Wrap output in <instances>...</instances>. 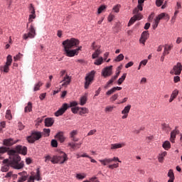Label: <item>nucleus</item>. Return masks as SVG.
<instances>
[{
    "label": "nucleus",
    "instance_id": "1",
    "mask_svg": "<svg viewBox=\"0 0 182 182\" xmlns=\"http://www.w3.org/2000/svg\"><path fill=\"white\" fill-rule=\"evenodd\" d=\"M8 154L9 156V159H4L3 161V163L6 165L1 168V171L4 173L9 171V166L16 170H21V168H23V166H25L23 161L19 162L21 161V156L16 154V152H15L14 149L9 150Z\"/></svg>",
    "mask_w": 182,
    "mask_h": 182
},
{
    "label": "nucleus",
    "instance_id": "2",
    "mask_svg": "<svg viewBox=\"0 0 182 182\" xmlns=\"http://www.w3.org/2000/svg\"><path fill=\"white\" fill-rule=\"evenodd\" d=\"M79 43V40L73 38L64 41L63 42V46H64V55L68 58H73V56L77 55V51L73 49V48H77Z\"/></svg>",
    "mask_w": 182,
    "mask_h": 182
},
{
    "label": "nucleus",
    "instance_id": "3",
    "mask_svg": "<svg viewBox=\"0 0 182 182\" xmlns=\"http://www.w3.org/2000/svg\"><path fill=\"white\" fill-rule=\"evenodd\" d=\"M65 161H68V155L65 152H60V155L53 156L51 159V163L53 164H56L60 163V164H63Z\"/></svg>",
    "mask_w": 182,
    "mask_h": 182
},
{
    "label": "nucleus",
    "instance_id": "4",
    "mask_svg": "<svg viewBox=\"0 0 182 182\" xmlns=\"http://www.w3.org/2000/svg\"><path fill=\"white\" fill-rule=\"evenodd\" d=\"M42 138V132L33 131L31 132V136L27 137L28 143H35L37 140Z\"/></svg>",
    "mask_w": 182,
    "mask_h": 182
},
{
    "label": "nucleus",
    "instance_id": "5",
    "mask_svg": "<svg viewBox=\"0 0 182 182\" xmlns=\"http://www.w3.org/2000/svg\"><path fill=\"white\" fill-rule=\"evenodd\" d=\"M95 72L92 70L86 75L85 89H89V86H90V85H92V83L93 82V79H95Z\"/></svg>",
    "mask_w": 182,
    "mask_h": 182
},
{
    "label": "nucleus",
    "instance_id": "6",
    "mask_svg": "<svg viewBox=\"0 0 182 182\" xmlns=\"http://www.w3.org/2000/svg\"><path fill=\"white\" fill-rule=\"evenodd\" d=\"M35 36H36V30H35V27L31 25L28 28V33L23 34V39H24L25 41H26V39H28V38L30 39H33Z\"/></svg>",
    "mask_w": 182,
    "mask_h": 182
},
{
    "label": "nucleus",
    "instance_id": "7",
    "mask_svg": "<svg viewBox=\"0 0 182 182\" xmlns=\"http://www.w3.org/2000/svg\"><path fill=\"white\" fill-rule=\"evenodd\" d=\"M98 161L101 163L102 166H107V164H110V163L113 161H118V163H122V161H119L118 157H113L112 158H105L104 159H99Z\"/></svg>",
    "mask_w": 182,
    "mask_h": 182
},
{
    "label": "nucleus",
    "instance_id": "8",
    "mask_svg": "<svg viewBox=\"0 0 182 182\" xmlns=\"http://www.w3.org/2000/svg\"><path fill=\"white\" fill-rule=\"evenodd\" d=\"M182 65L181 63H177L176 65L173 66V70H171V75H176L177 76L181 75Z\"/></svg>",
    "mask_w": 182,
    "mask_h": 182
},
{
    "label": "nucleus",
    "instance_id": "9",
    "mask_svg": "<svg viewBox=\"0 0 182 182\" xmlns=\"http://www.w3.org/2000/svg\"><path fill=\"white\" fill-rule=\"evenodd\" d=\"M134 14V16L132 17L128 23V26H132V25H133V23H134V22H136V21H140V19L143 18V15H141V13H139L138 11V13H133Z\"/></svg>",
    "mask_w": 182,
    "mask_h": 182
},
{
    "label": "nucleus",
    "instance_id": "10",
    "mask_svg": "<svg viewBox=\"0 0 182 182\" xmlns=\"http://www.w3.org/2000/svg\"><path fill=\"white\" fill-rule=\"evenodd\" d=\"M70 82H72V77L69 76L68 74L63 77V80L60 81L62 87H68L69 85H70Z\"/></svg>",
    "mask_w": 182,
    "mask_h": 182
},
{
    "label": "nucleus",
    "instance_id": "11",
    "mask_svg": "<svg viewBox=\"0 0 182 182\" xmlns=\"http://www.w3.org/2000/svg\"><path fill=\"white\" fill-rule=\"evenodd\" d=\"M18 156L19 154H23V156H26V153L28 152V148L26 146H23L21 145H18L16 147L15 150H14ZM19 153V154H18Z\"/></svg>",
    "mask_w": 182,
    "mask_h": 182
},
{
    "label": "nucleus",
    "instance_id": "12",
    "mask_svg": "<svg viewBox=\"0 0 182 182\" xmlns=\"http://www.w3.org/2000/svg\"><path fill=\"white\" fill-rule=\"evenodd\" d=\"M112 65L104 68L102 71V75L104 76V77H108V76H112V75H113V72L112 71Z\"/></svg>",
    "mask_w": 182,
    "mask_h": 182
},
{
    "label": "nucleus",
    "instance_id": "13",
    "mask_svg": "<svg viewBox=\"0 0 182 182\" xmlns=\"http://www.w3.org/2000/svg\"><path fill=\"white\" fill-rule=\"evenodd\" d=\"M68 107H69L68 104L66 103L63 104V106L60 107V109H59L57 112H55V116L56 117H59V116H62V114H63V113H65V112L68 110Z\"/></svg>",
    "mask_w": 182,
    "mask_h": 182
},
{
    "label": "nucleus",
    "instance_id": "14",
    "mask_svg": "<svg viewBox=\"0 0 182 182\" xmlns=\"http://www.w3.org/2000/svg\"><path fill=\"white\" fill-rule=\"evenodd\" d=\"M131 109H132L131 105H128L124 108V109L122 111V114H123V116L122 117V119H127V117H129V113H130Z\"/></svg>",
    "mask_w": 182,
    "mask_h": 182
},
{
    "label": "nucleus",
    "instance_id": "15",
    "mask_svg": "<svg viewBox=\"0 0 182 182\" xmlns=\"http://www.w3.org/2000/svg\"><path fill=\"white\" fill-rule=\"evenodd\" d=\"M143 6H144V0H138V5L133 10V14H139V11H143Z\"/></svg>",
    "mask_w": 182,
    "mask_h": 182
},
{
    "label": "nucleus",
    "instance_id": "16",
    "mask_svg": "<svg viewBox=\"0 0 182 182\" xmlns=\"http://www.w3.org/2000/svg\"><path fill=\"white\" fill-rule=\"evenodd\" d=\"M161 19H166V21H168L170 19V16H168V14L166 13H161L158 16H156V19L154 20V22L160 23V21H161Z\"/></svg>",
    "mask_w": 182,
    "mask_h": 182
},
{
    "label": "nucleus",
    "instance_id": "17",
    "mask_svg": "<svg viewBox=\"0 0 182 182\" xmlns=\"http://www.w3.org/2000/svg\"><path fill=\"white\" fill-rule=\"evenodd\" d=\"M171 48H173V46H165L164 50L161 57V62H164V57L166 56V55H168V53H170L169 50H171Z\"/></svg>",
    "mask_w": 182,
    "mask_h": 182
},
{
    "label": "nucleus",
    "instance_id": "18",
    "mask_svg": "<svg viewBox=\"0 0 182 182\" xmlns=\"http://www.w3.org/2000/svg\"><path fill=\"white\" fill-rule=\"evenodd\" d=\"M18 141H14L12 138L6 139L4 140V146H7L8 147H11V146H14V144H16Z\"/></svg>",
    "mask_w": 182,
    "mask_h": 182
},
{
    "label": "nucleus",
    "instance_id": "19",
    "mask_svg": "<svg viewBox=\"0 0 182 182\" xmlns=\"http://www.w3.org/2000/svg\"><path fill=\"white\" fill-rule=\"evenodd\" d=\"M55 138L58 140L60 143H63L65 140H66V138L63 135V132H58L55 136Z\"/></svg>",
    "mask_w": 182,
    "mask_h": 182
},
{
    "label": "nucleus",
    "instance_id": "20",
    "mask_svg": "<svg viewBox=\"0 0 182 182\" xmlns=\"http://www.w3.org/2000/svg\"><path fill=\"white\" fill-rule=\"evenodd\" d=\"M124 146H126V144L124 143L112 144L110 145V149L116 150L117 149H122V147H124Z\"/></svg>",
    "mask_w": 182,
    "mask_h": 182
},
{
    "label": "nucleus",
    "instance_id": "21",
    "mask_svg": "<svg viewBox=\"0 0 182 182\" xmlns=\"http://www.w3.org/2000/svg\"><path fill=\"white\" fill-rule=\"evenodd\" d=\"M80 146H82V142L80 143H73L69 142L68 147L73 149V150H77V149H80Z\"/></svg>",
    "mask_w": 182,
    "mask_h": 182
},
{
    "label": "nucleus",
    "instance_id": "22",
    "mask_svg": "<svg viewBox=\"0 0 182 182\" xmlns=\"http://www.w3.org/2000/svg\"><path fill=\"white\" fill-rule=\"evenodd\" d=\"M53 123H55V120L53 118H46L45 119V126L46 127H51V126H53Z\"/></svg>",
    "mask_w": 182,
    "mask_h": 182
},
{
    "label": "nucleus",
    "instance_id": "23",
    "mask_svg": "<svg viewBox=\"0 0 182 182\" xmlns=\"http://www.w3.org/2000/svg\"><path fill=\"white\" fill-rule=\"evenodd\" d=\"M177 134H178V130L174 129L171 132L170 141H171V143H174Z\"/></svg>",
    "mask_w": 182,
    "mask_h": 182
},
{
    "label": "nucleus",
    "instance_id": "24",
    "mask_svg": "<svg viewBox=\"0 0 182 182\" xmlns=\"http://www.w3.org/2000/svg\"><path fill=\"white\" fill-rule=\"evenodd\" d=\"M117 76H114L112 77L107 82V84L105 85V89H107V87H110V85L113 84V82H114V80H116L117 79Z\"/></svg>",
    "mask_w": 182,
    "mask_h": 182
},
{
    "label": "nucleus",
    "instance_id": "25",
    "mask_svg": "<svg viewBox=\"0 0 182 182\" xmlns=\"http://www.w3.org/2000/svg\"><path fill=\"white\" fill-rule=\"evenodd\" d=\"M41 86H43V82L39 81L38 83L35 84L33 87V92H38V90H41Z\"/></svg>",
    "mask_w": 182,
    "mask_h": 182
},
{
    "label": "nucleus",
    "instance_id": "26",
    "mask_svg": "<svg viewBox=\"0 0 182 182\" xmlns=\"http://www.w3.org/2000/svg\"><path fill=\"white\" fill-rule=\"evenodd\" d=\"M166 156H167L166 151H164L161 154H159L158 156V160H159V163H163V161H164V157Z\"/></svg>",
    "mask_w": 182,
    "mask_h": 182
},
{
    "label": "nucleus",
    "instance_id": "27",
    "mask_svg": "<svg viewBox=\"0 0 182 182\" xmlns=\"http://www.w3.org/2000/svg\"><path fill=\"white\" fill-rule=\"evenodd\" d=\"M9 66L8 64H5L4 66L0 67V70L4 72V73H8L9 72Z\"/></svg>",
    "mask_w": 182,
    "mask_h": 182
},
{
    "label": "nucleus",
    "instance_id": "28",
    "mask_svg": "<svg viewBox=\"0 0 182 182\" xmlns=\"http://www.w3.org/2000/svg\"><path fill=\"white\" fill-rule=\"evenodd\" d=\"M87 113H89V109H87V108H86V107H80L79 114L80 116H83V114H86Z\"/></svg>",
    "mask_w": 182,
    "mask_h": 182
},
{
    "label": "nucleus",
    "instance_id": "29",
    "mask_svg": "<svg viewBox=\"0 0 182 182\" xmlns=\"http://www.w3.org/2000/svg\"><path fill=\"white\" fill-rule=\"evenodd\" d=\"M32 102H28V105L24 108L25 113H28V112H32Z\"/></svg>",
    "mask_w": 182,
    "mask_h": 182
},
{
    "label": "nucleus",
    "instance_id": "30",
    "mask_svg": "<svg viewBox=\"0 0 182 182\" xmlns=\"http://www.w3.org/2000/svg\"><path fill=\"white\" fill-rule=\"evenodd\" d=\"M80 105L81 106H85V105H86V102H87V97H86L85 95L81 97L80 99Z\"/></svg>",
    "mask_w": 182,
    "mask_h": 182
},
{
    "label": "nucleus",
    "instance_id": "31",
    "mask_svg": "<svg viewBox=\"0 0 182 182\" xmlns=\"http://www.w3.org/2000/svg\"><path fill=\"white\" fill-rule=\"evenodd\" d=\"M8 150H9V149L5 147V146H1L0 147V160H2V154H4V153H6V151H8Z\"/></svg>",
    "mask_w": 182,
    "mask_h": 182
},
{
    "label": "nucleus",
    "instance_id": "32",
    "mask_svg": "<svg viewBox=\"0 0 182 182\" xmlns=\"http://www.w3.org/2000/svg\"><path fill=\"white\" fill-rule=\"evenodd\" d=\"M162 146L164 147V149L165 150H168L169 149H171V144H170V141H166L163 144Z\"/></svg>",
    "mask_w": 182,
    "mask_h": 182
},
{
    "label": "nucleus",
    "instance_id": "33",
    "mask_svg": "<svg viewBox=\"0 0 182 182\" xmlns=\"http://www.w3.org/2000/svg\"><path fill=\"white\" fill-rule=\"evenodd\" d=\"M126 76H127V74L124 73L122 76L120 78H119V80H117L118 85H122V83L124 82V80H126Z\"/></svg>",
    "mask_w": 182,
    "mask_h": 182
},
{
    "label": "nucleus",
    "instance_id": "34",
    "mask_svg": "<svg viewBox=\"0 0 182 182\" xmlns=\"http://www.w3.org/2000/svg\"><path fill=\"white\" fill-rule=\"evenodd\" d=\"M33 177L34 180H37V181H41V180H42V177H41V171L39 169H37L36 175Z\"/></svg>",
    "mask_w": 182,
    "mask_h": 182
},
{
    "label": "nucleus",
    "instance_id": "35",
    "mask_svg": "<svg viewBox=\"0 0 182 182\" xmlns=\"http://www.w3.org/2000/svg\"><path fill=\"white\" fill-rule=\"evenodd\" d=\"M100 53H102V51H100V49H97L92 55V59H96V58H98Z\"/></svg>",
    "mask_w": 182,
    "mask_h": 182
},
{
    "label": "nucleus",
    "instance_id": "36",
    "mask_svg": "<svg viewBox=\"0 0 182 182\" xmlns=\"http://www.w3.org/2000/svg\"><path fill=\"white\" fill-rule=\"evenodd\" d=\"M36 13L31 14L28 18V23H31V22H33V19H36Z\"/></svg>",
    "mask_w": 182,
    "mask_h": 182
},
{
    "label": "nucleus",
    "instance_id": "37",
    "mask_svg": "<svg viewBox=\"0 0 182 182\" xmlns=\"http://www.w3.org/2000/svg\"><path fill=\"white\" fill-rule=\"evenodd\" d=\"M6 119H7L8 120H12V114H11L10 109L6 110Z\"/></svg>",
    "mask_w": 182,
    "mask_h": 182
},
{
    "label": "nucleus",
    "instance_id": "38",
    "mask_svg": "<svg viewBox=\"0 0 182 182\" xmlns=\"http://www.w3.org/2000/svg\"><path fill=\"white\" fill-rule=\"evenodd\" d=\"M6 65H9V66H11V65H12V55H9L7 56Z\"/></svg>",
    "mask_w": 182,
    "mask_h": 182
},
{
    "label": "nucleus",
    "instance_id": "39",
    "mask_svg": "<svg viewBox=\"0 0 182 182\" xmlns=\"http://www.w3.org/2000/svg\"><path fill=\"white\" fill-rule=\"evenodd\" d=\"M103 63V57H100L99 59L95 60L94 65H97V66H99Z\"/></svg>",
    "mask_w": 182,
    "mask_h": 182
},
{
    "label": "nucleus",
    "instance_id": "40",
    "mask_svg": "<svg viewBox=\"0 0 182 182\" xmlns=\"http://www.w3.org/2000/svg\"><path fill=\"white\" fill-rule=\"evenodd\" d=\"M23 56V55L21 54V53H19L18 54H17L16 55H15L14 57V62H16L18 60H21V59H22Z\"/></svg>",
    "mask_w": 182,
    "mask_h": 182
},
{
    "label": "nucleus",
    "instance_id": "41",
    "mask_svg": "<svg viewBox=\"0 0 182 182\" xmlns=\"http://www.w3.org/2000/svg\"><path fill=\"white\" fill-rule=\"evenodd\" d=\"M149 36H150V34L149 33V31H144L141 33V38H143L144 39H149Z\"/></svg>",
    "mask_w": 182,
    "mask_h": 182
},
{
    "label": "nucleus",
    "instance_id": "42",
    "mask_svg": "<svg viewBox=\"0 0 182 182\" xmlns=\"http://www.w3.org/2000/svg\"><path fill=\"white\" fill-rule=\"evenodd\" d=\"M123 59H124V55L123 54H119L114 60V62H122Z\"/></svg>",
    "mask_w": 182,
    "mask_h": 182
},
{
    "label": "nucleus",
    "instance_id": "43",
    "mask_svg": "<svg viewBox=\"0 0 182 182\" xmlns=\"http://www.w3.org/2000/svg\"><path fill=\"white\" fill-rule=\"evenodd\" d=\"M28 11L30 14H36V12L35 11V7H33V4H30L28 6Z\"/></svg>",
    "mask_w": 182,
    "mask_h": 182
},
{
    "label": "nucleus",
    "instance_id": "44",
    "mask_svg": "<svg viewBox=\"0 0 182 182\" xmlns=\"http://www.w3.org/2000/svg\"><path fill=\"white\" fill-rule=\"evenodd\" d=\"M86 177V175L85 173H77L76 175V178H77L78 180H83V178H85Z\"/></svg>",
    "mask_w": 182,
    "mask_h": 182
},
{
    "label": "nucleus",
    "instance_id": "45",
    "mask_svg": "<svg viewBox=\"0 0 182 182\" xmlns=\"http://www.w3.org/2000/svg\"><path fill=\"white\" fill-rule=\"evenodd\" d=\"M168 177H169V178H171V179H174V178H175V177H174V173L173 172V170H172V169H170V170L168 171Z\"/></svg>",
    "mask_w": 182,
    "mask_h": 182
},
{
    "label": "nucleus",
    "instance_id": "46",
    "mask_svg": "<svg viewBox=\"0 0 182 182\" xmlns=\"http://www.w3.org/2000/svg\"><path fill=\"white\" fill-rule=\"evenodd\" d=\"M113 109H114V106H107L105 107V112L109 113L110 112H113Z\"/></svg>",
    "mask_w": 182,
    "mask_h": 182
},
{
    "label": "nucleus",
    "instance_id": "47",
    "mask_svg": "<svg viewBox=\"0 0 182 182\" xmlns=\"http://www.w3.org/2000/svg\"><path fill=\"white\" fill-rule=\"evenodd\" d=\"M171 96L172 97H174V98L176 99V97H177V96H178V90H177V89L174 90L172 92Z\"/></svg>",
    "mask_w": 182,
    "mask_h": 182
},
{
    "label": "nucleus",
    "instance_id": "48",
    "mask_svg": "<svg viewBox=\"0 0 182 182\" xmlns=\"http://www.w3.org/2000/svg\"><path fill=\"white\" fill-rule=\"evenodd\" d=\"M119 167V164H113L108 166V168H109L111 170H113V168H117Z\"/></svg>",
    "mask_w": 182,
    "mask_h": 182
},
{
    "label": "nucleus",
    "instance_id": "49",
    "mask_svg": "<svg viewBox=\"0 0 182 182\" xmlns=\"http://www.w3.org/2000/svg\"><path fill=\"white\" fill-rule=\"evenodd\" d=\"M76 134H77V131L73 130V131H72V132L70 133V137L71 139H74V138H75V136H76Z\"/></svg>",
    "mask_w": 182,
    "mask_h": 182
},
{
    "label": "nucleus",
    "instance_id": "50",
    "mask_svg": "<svg viewBox=\"0 0 182 182\" xmlns=\"http://www.w3.org/2000/svg\"><path fill=\"white\" fill-rule=\"evenodd\" d=\"M117 97H119V95L118 94H114V95H112L110 97L111 102H114L115 100H117Z\"/></svg>",
    "mask_w": 182,
    "mask_h": 182
},
{
    "label": "nucleus",
    "instance_id": "51",
    "mask_svg": "<svg viewBox=\"0 0 182 182\" xmlns=\"http://www.w3.org/2000/svg\"><path fill=\"white\" fill-rule=\"evenodd\" d=\"M114 92H116V91L114 90V88L112 87L111 90H108V91L106 92V95H107V96H110V95H113V93H114Z\"/></svg>",
    "mask_w": 182,
    "mask_h": 182
},
{
    "label": "nucleus",
    "instance_id": "52",
    "mask_svg": "<svg viewBox=\"0 0 182 182\" xmlns=\"http://www.w3.org/2000/svg\"><path fill=\"white\" fill-rule=\"evenodd\" d=\"M18 176H21V177H29V176L28 175V173L26 171H23V172L18 173Z\"/></svg>",
    "mask_w": 182,
    "mask_h": 182
},
{
    "label": "nucleus",
    "instance_id": "53",
    "mask_svg": "<svg viewBox=\"0 0 182 182\" xmlns=\"http://www.w3.org/2000/svg\"><path fill=\"white\" fill-rule=\"evenodd\" d=\"M28 176H21L18 178V182L26 181V180H28Z\"/></svg>",
    "mask_w": 182,
    "mask_h": 182
},
{
    "label": "nucleus",
    "instance_id": "54",
    "mask_svg": "<svg viewBox=\"0 0 182 182\" xmlns=\"http://www.w3.org/2000/svg\"><path fill=\"white\" fill-rule=\"evenodd\" d=\"M51 146L52 147H58V141H56L55 139H53L51 141Z\"/></svg>",
    "mask_w": 182,
    "mask_h": 182
},
{
    "label": "nucleus",
    "instance_id": "55",
    "mask_svg": "<svg viewBox=\"0 0 182 182\" xmlns=\"http://www.w3.org/2000/svg\"><path fill=\"white\" fill-rule=\"evenodd\" d=\"M105 9H106V6H100L98 9V14H102V12H103V11H105Z\"/></svg>",
    "mask_w": 182,
    "mask_h": 182
},
{
    "label": "nucleus",
    "instance_id": "56",
    "mask_svg": "<svg viewBox=\"0 0 182 182\" xmlns=\"http://www.w3.org/2000/svg\"><path fill=\"white\" fill-rule=\"evenodd\" d=\"M113 10L114 11V12H116L117 14L120 11V5H117L113 7Z\"/></svg>",
    "mask_w": 182,
    "mask_h": 182
},
{
    "label": "nucleus",
    "instance_id": "57",
    "mask_svg": "<svg viewBox=\"0 0 182 182\" xmlns=\"http://www.w3.org/2000/svg\"><path fill=\"white\" fill-rule=\"evenodd\" d=\"M43 132L47 137H49V135L50 134V129H44Z\"/></svg>",
    "mask_w": 182,
    "mask_h": 182
},
{
    "label": "nucleus",
    "instance_id": "58",
    "mask_svg": "<svg viewBox=\"0 0 182 182\" xmlns=\"http://www.w3.org/2000/svg\"><path fill=\"white\" fill-rule=\"evenodd\" d=\"M134 65V63L133 61H130L129 63H127L125 65L126 69H129V68H132Z\"/></svg>",
    "mask_w": 182,
    "mask_h": 182
},
{
    "label": "nucleus",
    "instance_id": "59",
    "mask_svg": "<svg viewBox=\"0 0 182 182\" xmlns=\"http://www.w3.org/2000/svg\"><path fill=\"white\" fill-rule=\"evenodd\" d=\"M80 108H79V107H73V108H71V112H73V113H74V114H76V113H77V112L80 111Z\"/></svg>",
    "mask_w": 182,
    "mask_h": 182
},
{
    "label": "nucleus",
    "instance_id": "60",
    "mask_svg": "<svg viewBox=\"0 0 182 182\" xmlns=\"http://www.w3.org/2000/svg\"><path fill=\"white\" fill-rule=\"evenodd\" d=\"M18 127L19 130H23V129H25V126H23V124H22V122L18 123Z\"/></svg>",
    "mask_w": 182,
    "mask_h": 182
},
{
    "label": "nucleus",
    "instance_id": "61",
    "mask_svg": "<svg viewBox=\"0 0 182 182\" xmlns=\"http://www.w3.org/2000/svg\"><path fill=\"white\" fill-rule=\"evenodd\" d=\"M154 18V13H151V15L148 18L149 22H152Z\"/></svg>",
    "mask_w": 182,
    "mask_h": 182
},
{
    "label": "nucleus",
    "instance_id": "62",
    "mask_svg": "<svg viewBox=\"0 0 182 182\" xmlns=\"http://www.w3.org/2000/svg\"><path fill=\"white\" fill-rule=\"evenodd\" d=\"M156 5L157 6H161V5H163V0H156Z\"/></svg>",
    "mask_w": 182,
    "mask_h": 182
},
{
    "label": "nucleus",
    "instance_id": "63",
    "mask_svg": "<svg viewBox=\"0 0 182 182\" xmlns=\"http://www.w3.org/2000/svg\"><path fill=\"white\" fill-rule=\"evenodd\" d=\"M90 181L91 182H100V181H99L97 180V177H96V176H93V177L90 178Z\"/></svg>",
    "mask_w": 182,
    "mask_h": 182
},
{
    "label": "nucleus",
    "instance_id": "64",
    "mask_svg": "<svg viewBox=\"0 0 182 182\" xmlns=\"http://www.w3.org/2000/svg\"><path fill=\"white\" fill-rule=\"evenodd\" d=\"M173 82H174V83H178V82H180V77L179 76H175L173 77Z\"/></svg>",
    "mask_w": 182,
    "mask_h": 182
}]
</instances>
